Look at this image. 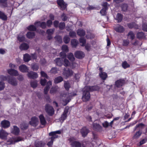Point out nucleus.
I'll use <instances>...</instances> for the list:
<instances>
[{"label":"nucleus","instance_id":"nucleus-24","mask_svg":"<svg viewBox=\"0 0 147 147\" xmlns=\"http://www.w3.org/2000/svg\"><path fill=\"white\" fill-rule=\"evenodd\" d=\"M41 124L42 125H45L47 123V121L44 117L42 115H40L39 116Z\"/></svg>","mask_w":147,"mask_h":147},{"label":"nucleus","instance_id":"nucleus-16","mask_svg":"<svg viewBox=\"0 0 147 147\" xmlns=\"http://www.w3.org/2000/svg\"><path fill=\"white\" fill-rule=\"evenodd\" d=\"M102 68L101 67L99 68L100 71L99 75L100 77L103 80H105L107 77V75L106 73L102 71Z\"/></svg>","mask_w":147,"mask_h":147},{"label":"nucleus","instance_id":"nucleus-4","mask_svg":"<svg viewBox=\"0 0 147 147\" xmlns=\"http://www.w3.org/2000/svg\"><path fill=\"white\" fill-rule=\"evenodd\" d=\"M90 98V95L89 92L84 88L83 93V95L82 98L83 101L84 102L88 100Z\"/></svg>","mask_w":147,"mask_h":147},{"label":"nucleus","instance_id":"nucleus-54","mask_svg":"<svg viewBox=\"0 0 147 147\" xmlns=\"http://www.w3.org/2000/svg\"><path fill=\"white\" fill-rule=\"evenodd\" d=\"M64 86L66 90H68L70 87V84L68 82H65Z\"/></svg>","mask_w":147,"mask_h":147},{"label":"nucleus","instance_id":"nucleus-46","mask_svg":"<svg viewBox=\"0 0 147 147\" xmlns=\"http://www.w3.org/2000/svg\"><path fill=\"white\" fill-rule=\"evenodd\" d=\"M144 127V125L143 124L140 123L136 126L135 129L136 130L137 128H138L140 129H142Z\"/></svg>","mask_w":147,"mask_h":147},{"label":"nucleus","instance_id":"nucleus-18","mask_svg":"<svg viewBox=\"0 0 147 147\" xmlns=\"http://www.w3.org/2000/svg\"><path fill=\"white\" fill-rule=\"evenodd\" d=\"M69 108L68 107H66L63 113L61 115V117L60 118L61 120L62 121H64L66 119L67 117V114L68 112Z\"/></svg>","mask_w":147,"mask_h":147},{"label":"nucleus","instance_id":"nucleus-27","mask_svg":"<svg viewBox=\"0 0 147 147\" xmlns=\"http://www.w3.org/2000/svg\"><path fill=\"white\" fill-rule=\"evenodd\" d=\"M52 85V83L51 81H49L47 83L46 86L44 89V92L45 94H47L49 90V88Z\"/></svg>","mask_w":147,"mask_h":147},{"label":"nucleus","instance_id":"nucleus-49","mask_svg":"<svg viewBox=\"0 0 147 147\" xmlns=\"http://www.w3.org/2000/svg\"><path fill=\"white\" fill-rule=\"evenodd\" d=\"M122 19V15L120 13H118L116 16V19L118 20V22H120Z\"/></svg>","mask_w":147,"mask_h":147},{"label":"nucleus","instance_id":"nucleus-20","mask_svg":"<svg viewBox=\"0 0 147 147\" xmlns=\"http://www.w3.org/2000/svg\"><path fill=\"white\" fill-rule=\"evenodd\" d=\"M8 82L9 83L13 86H16L17 84V82L15 78H9L8 80Z\"/></svg>","mask_w":147,"mask_h":147},{"label":"nucleus","instance_id":"nucleus-39","mask_svg":"<svg viewBox=\"0 0 147 147\" xmlns=\"http://www.w3.org/2000/svg\"><path fill=\"white\" fill-rule=\"evenodd\" d=\"M77 33L80 36H84L85 34L84 31L82 29L78 30L77 31Z\"/></svg>","mask_w":147,"mask_h":147},{"label":"nucleus","instance_id":"nucleus-33","mask_svg":"<svg viewBox=\"0 0 147 147\" xmlns=\"http://www.w3.org/2000/svg\"><path fill=\"white\" fill-rule=\"evenodd\" d=\"M35 145L36 147H42L45 145V143L41 141H36Z\"/></svg>","mask_w":147,"mask_h":147},{"label":"nucleus","instance_id":"nucleus-60","mask_svg":"<svg viewBox=\"0 0 147 147\" xmlns=\"http://www.w3.org/2000/svg\"><path fill=\"white\" fill-rule=\"evenodd\" d=\"M41 76L47 79H49V77L47 76L46 73L43 71H41L40 72Z\"/></svg>","mask_w":147,"mask_h":147},{"label":"nucleus","instance_id":"nucleus-43","mask_svg":"<svg viewBox=\"0 0 147 147\" xmlns=\"http://www.w3.org/2000/svg\"><path fill=\"white\" fill-rule=\"evenodd\" d=\"M0 18L3 20H6L7 17L3 13L0 11Z\"/></svg>","mask_w":147,"mask_h":147},{"label":"nucleus","instance_id":"nucleus-40","mask_svg":"<svg viewBox=\"0 0 147 147\" xmlns=\"http://www.w3.org/2000/svg\"><path fill=\"white\" fill-rule=\"evenodd\" d=\"M127 36L128 38H130L132 40L134 39L135 37L134 34L132 31H130L128 33Z\"/></svg>","mask_w":147,"mask_h":147},{"label":"nucleus","instance_id":"nucleus-28","mask_svg":"<svg viewBox=\"0 0 147 147\" xmlns=\"http://www.w3.org/2000/svg\"><path fill=\"white\" fill-rule=\"evenodd\" d=\"M19 131L20 130L19 128L16 126H13L11 130V132L15 135L18 134Z\"/></svg>","mask_w":147,"mask_h":147},{"label":"nucleus","instance_id":"nucleus-6","mask_svg":"<svg viewBox=\"0 0 147 147\" xmlns=\"http://www.w3.org/2000/svg\"><path fill=\"white\" fill-rule=\"evenodd\" d=\"M39 123L38 119L35 117H32L31 119V121L29 122L30 124L34 127L37 126Z\"/></svg>","mask_w":147,"mask_h":147},{"label":"nucleus","instance_id":"nucleus-53","mask_svg":"<svg viewBox=\"0 0 147 147\" xmlns=\"http://www.w3.org/2000/svg\"><path fill=\"white\" fill-rule=\"evenodd\" d=\"M55 138H53V137L51 136L50 138L49 139V140H50L47 143V145L49 146H51L53 144V140Z\"/></svg>","mask_w":147,"mask_h":147},{"label":"nucleus","instance_id":"nucleus-1","mask_svg":"<svg viewBox=\"0 0 147 147\" xmlns=\"http://www.w3.org/2000/svg\"><path fill=\"white\" fill-rule=\"evenodd\" d=\"M68 140L71 147H81V143L76 140V139L73 137L70 138Z\"/></svg>","mask_w":147,"mask_h":147},{"label":"nucleus","instance_id":"nucleus-11","mask_svg":"<svg viewBox=\"0 0 147 147\" xmlns=\"http://www.w3.org/2000/svg\"><path fill=\"white\" fill-rule=\"evenodd\" d=\"M22 140V139L20 137H19L17 138H10L8 141V144H13L16 142L21 141Z\"/></svg>","mask_w":147,"mask_h":147},{"label":"nucleus","instance_id":"nucleus-58","mask_svg":"<svg viewBox=\"0 0 147 147\" xmlns=\"http://www.w3.org/2000/svg\"><path fill=\"white\" fill-rule=\"evenodd\" d=\"M64 65L65 66H69L70 64V62L69 61L66 59H64Z\"/></svg>","mask_w":147,"mask_h":147},{"label":"nucleus","instance_id":"nucleus-45","mask_svg":"<svg viewBox=\"0 0 147 147\" xmlns=\"http://www.w3.org/2000/svg\"><path fill=\"white\" fill-rule=\"evenodd\" d=\"M142 132L140 131H138L133 136V138L134 139H137L141 135Z\"/></svg>","mask_w":147,"mask_h":147},{"label":"nucleus","instance_id":"nucleus-23","mask_svg":"<svg viewBox=\"0 0 147 147\" xmlns=\"http://www.w3.org/2000/svg\"><path fill=\"white\" fill-rule=\"evenodd\" d=\"M34 25L36 27L40 26V27L43 28H45L46 26V24L45 22H35L34 23Z\"/></svg>","mask_w":147,"mask_h":147},{"label":"nucleus","instance_id":"nucleus-8","mask_svg":"<svg viewBox=\"0 0 147 147\" xmlns=\"http://www.w3.org/2000/svg\"><path fill=\"white\" fill-rule=\"evenodd\" d=\"M73 71L70 69H64L63 72V75L65 77L67 78L71 76L73 74Z\"/></svg>","mask_w":147,"mask_h":147},{"label":"nucleus","instance_id":"nucleus-64","mask_svg":"<svg viewBox=\"0 0 147 147\" xmlns=\"http://www.w3.org/2000/svg\"><path fill=\"white\" fill-rule=\"evenodd\" d=\"M58 69L56 68H53L51 70V72L54 74H56L57 73Z\"/></svg>","mask_w":147,"mask_h":147},{"label":"nucleus","instance_id":"nucleus-52","mask_svg":"<svg viewBox=\"0 0 147 147\" xmlns=\"http://www.w3.org/2000/svg\"><path fill=\"white\" fill-rule=\"evenodd\" d=\"M27 29L29 30L34 31L36 30V28L34 26L31 25L27 27Z\"/></svg>","mask_w":147,"mask_h":147},{"label":"nucleus","instance_id":"nucleus-15","mask_svg":"<svg viewBox=\"0 0 147 147\" xmlns=\"http://www.w3.org/2000/svg\"><path fill=\"white\" fill-rule=\"evenodd\" d=\"M75 57L78 59H81L84 57V54L82 51H76L75 53Z\"/></svg>","mask_w":147,"mask_h":147},{"label":"nucleus","instance_id":"nucleus-5","mask_svg":"<svg viewBox=\"0 0 147 147\" xmlns=\"http://www.w3.org/2000/svg\"><path fill=\"white\" fill-rule=\"evenodd\" d=\"M46 112L50 115H52L54 113V111L53 107L49 105H47L45 107Z\"/></svg>","mask_w":147,"mask_h":147},{"label":"nucleus","instance_id":"nucleus-26","mask_svg":"<svg viewBox=\"0 0 147 147\" xmlns=\"http://www.w3.org/2000/svg\"><path fill=\"white\" fill-rule=\"evenodd\" d=\"M88 132V130L86 127H83L81 130V134L84 137H85L86 136Z\"/></svg>","mask_w":147,"mask_h":147},{"label":"nucleus","instance_id":"nucleus-25","mask_svg":"<svg viewBox=\"0 0 147 147\" xmlns=\"http://www.w3.org/2000/svg\"><path fill=\"white\" fill-rule=\"evenodd\" d=\"M115 30L117 32L121 33L124 31V29L123 26L120 25H117L115 28Z\"/></svg>","mask_w":147,"mask_h":147},{"label":"nucleus","instance_id":"nucleus-41","mask_svg":"<svg viewBox=\"0 0 147 147\" xmlns=\"http://www.w3.org/2000/svg\"><path fill=\"white\" fill-rule=\"evenodd\" d=\"M26 36L27 38H32L34 36V33L30 32H29L27 33Z\"/></svg>","mask_w":147,"mask_h":147},{"label":"nucleus","instance_id":"nucleus-29","mask_svg":"<svg viewBox=\"0 0 147 147\" xmlns=\"http://www.w3.org/2000/svg\"><path fill=\"white\" fill-rule=\"evenodd\" d=\"M125 83V81L123 80H119L117 81L115 83V85L117 87L122 86Z\"/></svg>","mask_w":147,"mask_h":147},{"label":"nucleus","instance_id":"nucleus-63","mask_svg":"<svg viewBox=\"0 0 147 147\" xmlns=\"http://www.w3.org/2000/svg\"><path fill=\"white\" fill-rule=\"evenodd\" d=\"M5 87V84L2 82H0V90H3Z\"/></svg>","mask_w":147,"mask_h":147},{"label":"nucleus","instance_id":"nucleus-32","mask_svg":"<svg viewBox=\"0 0 147 147\" xmlns=\"http://www.w3.org/2000/svg\"><path fill=\"white\" fill-rule=\"evenodd\" d=\"M55 61L56 64L59 66L62 65L63 63V59L61 58H57L55 59Z\"/></svg>","mask_w":147,"mask_h":147},{"label":"nucleus","instance_id":"nucleus-47","mask_svg":"<svg viewBox=\"0 0 147 147\" xmlns=\"http://www.w3.org/2000/svg\"><path fill=\"white\" fill-rule=\"evenodd\" d=\"M31 68L34 71H37L38 69V65L36 64H33L32 65Z\"/></svg>","mask_w":147,"mask_h":147},{"label":"nucleus","instance_id":"nucleus-61","mask_svg":"<svg viewBox=\"0 0 147 147\" xmlns=\"http://www.w3.org/2000/svg\"><path fill=\"white\" fill-rule=\"evenodd\" d=\"M7 0H0V2L3 5L4 7H5L7 6Z\"/></svg>","mask_w":147,"mask_h":147},{"label":"nucleus","instance_id":"nucleus-7","mask_svg":"<svg viewBox=\"0 0 147 147\" xmlns=\"http://www.w3.org/2000/svg\"><path fill=\"white\" fill-rule=\"evenodd\" d=\"M102 5L104 7V8L101 10L100 13L102 15H106L107 13L106 11L109 5L107 2H105L103 3Z\"/></svg>","mask_w":147,"mask_h":147},{"label":"nucleus","instance_id":"nucleus-59","mask_svg":"<svg viewBox=\"0 0 147 147\" xmlns=\"http://www.w3.org/2000/svg\"><path fill=\"white\" fill-rule=\"evenodd\" d=\"M65 26V25L64 22L60 23L59 24V27L60 29H63Z\"/></svg>","mask_w":147,"mask_h":147},{"label":"nucleus","instance_id":"nucleus-19","mask_svg":"<svg viewBox=\"0 0 147 147\" xmlns=\"http://www.w3.org/2000/svg\"><path fill=\"white\" fill-rule=\"evenodd\" d=\"M19 69L20 71L23 73H25L28 71L29 69L26 65H22L19 66Z\"/></svg>","mask_w":147,"mask_h":147},{"label":"nucleus","instance_id":"nucleus-62","mask_svg":"<svg viewBox=\"0 0 147 147\" xmlns=\"http://www.w3.org/2000/svg\"><path fill=\"white\" fill-rule=\"evenodd\" d=\"M122 10L123 11H125L127 9V6L126 4H123L121 6Z\"/></svg>","mask_w":147,"mask_h":147},{"label":"nucleus","instance_id":"nucleus-48","mask_svg":"<svg viewBox=\"0 0 147 147\" xmlns=\"http://www.w3.org/2000/svg\"><path fill=\"white\" fill-rule=\"evenodd\" d=\"M93 129L96 130H99L101 128V126L97 124H93Z\"/></svg>","mask_w":147,"mask_h":147},{"label":"nucleus","instance_id":"nucleus-35","mask_svg":"<svg viewBox=\"0 0 147 147\" xmlns=\"http://www.w3.org/2000/svg\"><path fill=\"white\" fill-rule=\"evenodd\" d=\"M58 87L57 86L53 87L50 90V93L51 94H54L58 90Z\"/></svg>","mask_w":147,"mask_h":147},{"label":"nucleus","instance_id":"nucleus-36","mask_svg":"<svg viewBox=\"0 0 147 147\" xmlns=\"http://www.w3.org/2000/svg\"><path fill=\"white\" fill-rule=\"evenodd\" d=\"M71 45L73 47H75L77 46L78 41L76 39H73L71 40Z\"/></svg>","mask_w":147,"mask_h":147},{"label":"nucleus","instance_id":"nucleus-56","mask_svg":"<svg viewBox=\"0 0 147 147\" xmlns=\"http://www.w3.org/2000/svg\"><path fill=\"white\" fill-rule=\"evenodd\" d=\"M144 36V34L142 32H139L137 33V37L138 38H143Z\"/></svg>","mask_w":147,"mask_h":147},{"label":"nucleus","instance_id":"nucleus-30","mask_svg":"<svg viewBox=\"0 0 147 147\" xmlns=\"http://www.w3.org/2000/svg\"><path fill=\"white\" fill-rule=\"evenodd\" d=\"M54 31V29H49L47 30V33L49 35V36H48V38L49 40H50L52 38L51 35L53 34Z\"/></svg>","mask_w":147,"mask_h":147},{"label":"nucleus","instance_id":"nucleus-38","mask_svg":"<svg viewBox=\"0 0 147 147\" xmlns=\"http://www.w3.org/2000/svg\"><path fill=\"white\" fill-rule=\"evenodd\" d=\"M63 80V78L60 76H59L55 78L54 82L55 83H58L61 82Z\"/></svg>","mask_w":147,"mask_h":147},{"label":"nucleus","instance_id":"nucleus-50","mask_svg":"<svg viewBox=\"0 0 147 147\" xmlns=\"http://www.w3.org/2000/svg\"><path fill=\"white\" fill-rule=\"evenodd\" d=\"M31 85L33 88H35L36 87L37 85V82L36 80H35L32 82H31Z\"/></svg>","mask_w":147,"mask_h":147},{"label":"nucleus","instance_id":"nucleus-55","mask_svg":"<svg viewBox=\"0 0 147 147\" xmlns=\"http://www.w3.org/2000/svg\"><path fill=\"white\" fill-rule=\"evenodd\" d=\"M70 38L68 36H64L63 39V40L64 42L65 43H68L70 41Z\"/></svg>","mask_w":147,"mask_h":147},{"label":"nucleus","instance_id":"nucleus-22","mask_svg":"<svg viewBox=\"0 0 147 147\" xmlns=\"http://www.w3.org/2000/svg\"><path fill=\"white\" fill-rule=\"evenodd\" d=\"M61 133V131L60 130H58L55 131L51 132L49 133V136H51L53 138H55L58 137V136L56 134H60Z\"/></svg>","mask_w":147,"mask_h":147},{"label":"nucleus","instance_id":"nucleus-14","mask_svg":"<svg viewBox=\"0 0 147 147\" xmlns=\"http://www.w3.org/2000/svg\"><path fill=\"white\" fill-rule=\"evenodd\" d=\"M8 73L10 75L14 76H17L19 75L18 71L14 69H11L7 70Z\"/></svg>","mask_w":147,"mask_h":147},{"label":"nucleus","instance_id":"nucleus-21","mask_svg":"<svg viewBox=\"0 0 147 147\" xmlns=\"http://www.w3.org/2000/svg\"><path fill=\"white\" fill-rule=\"evenodd\" d=\"M1 126L4 128H7L10 125L9 122L6 120H4L1 121Z\"/></svg>","mask_w":147,"mask_h":147},{"label":"nucleus","instance_id":"nucleus-34","mask_svg":"<svg viewBox=\"0 0 147 147\" xmlns=\"http://www.w3.org/2000/svg\"><path fill=\"white\" fill-rule=\"evenodd\" d=\"M67 57L71 61H73L75 59L73 54L72 53H69L67 54Z\"/></svg>","mask_w":147,"mask_h":147},{"label":"nucleus","instance_id":"nucleus-42","mask_svg":"<svg viewBox=\"0 0 147 147\" xmlns=\"http://www.w3.org/2000/svg\"><path fill=\"white\" fill-rule=\"evenodd\" d=\"M122 66L124 69H126L130 67V65L126 61H125L123 62Z\"/></svg>","mask_w":147,"mask_h":147},{"label":"nucleus","instance_id":"nucleus-44","mask_svg":"<svg viewBox=\"0 0 147 147\" xmlns=\"http://www.w3.org/2000/svg\"><path fill=\"white\" fill-rule=\"evenodd\" d=\"M0 18L3 20H6L7 17L3 13L0 11Z\"/></svg>","mask_w":147,"mask_h":147},{"label":"nucleus","instance_id":"nucleus-10","mask_svg":"<svg viewBox=\"0 0 147 147\" xmlns=\"http://www.w3.org/2000/svg\"><path fill=\"white\" fill-rule=\"evenodd\" d=\"M8 133L5 130L2 129L0 130V138L3 140H6Z\"/></svg>","mask_w":147,"mask_h":147},{"label":"nucleus","instance_id":"nucleus-31","mask_svg":"<svg viewBox=\"0 0 147 147\" xmlns=\"http://www.w3.org/2000/svg\"><path fill=\"white\" fill-rule=\"evenodd\" d=\"M28 48V45L25 43L22 44L20 47V48L21 50H27Z\"/></svg>","mask_w":147,"mask_h":147},{"label":"nucleus","instance_id":"nucleus-37","mask_svg":"<svg viewBox=\"0 0 147 147\" xmlns=\"http://www.w3.org/2000/svg\"><path fill=\"white\" fill-rule=\"evenodd\" d=\"M128 27L129 28H138L139 26L137 25L135 23H130L128 24Z\"/></svg>","mask_w":147,"mask_h":147},{"label":"nucleus","instance_id":"nucleus-12","mask_svg":"<svg viewBox=\"0 0 147 147\" xmlns=\"http://www.w3.org/2000/svg\"><path fill=\"white\" fill-rule=\"evenodd\" d=\"M79 41L82 46H85L86 49L88 51H89L90 50V46L89 45L87 44L86 45H85L86 41L85 39L83 38H81L80 39Z\"/></svg>","mask_w":147,"mask_h":147},{"label":"nucleus","instance_id":"nucleus-3","mask_svg":"<svg viewBox=\"0 0 147 147\" xmlns=\"http://www.w3.org/2000/svg\"><path fill=\"white\" fill-rule=\"evenodd\" d=\"M36 57L35 54H31L30 55L28 54H26L24 55L23 59L24 61L25 62H28L32 59H35Z\"/></svg>","mask_w":147,"mask_h":147},{"label":"nucleus","instance_id":"nucleus-13","mask_svg":"<svg viewBox=\"0 0 147 147\" xmlns=\"http://www.w3.org/2000/svg\"><path fill=\"white\" fill-rule=\"evenodd\" d=\"M99 87L97 86H87L85 87L84 89L89 91H93L98 90L99 89Z\"/></svg>","mask_w":147,"mask_h":147},{"label":"nucleus","instance_id":"nucleus-2","mask_svg":"<svg viewBox=\"0 0 147 147\" xmlns=\"http://www.w3.org/2000/svg\"><path fill=\"white\" fill-rule=\"evenodd\" d=\"M76 95V94H63V96L61 97V99L64 102L63 103L64 105H65L70 100L71 95L72 96H74Z\"/></svg>","mask_w":147,"mask_h":147},{"label":"nucleus","instance_id":"nucleus-51","mask_svg":"<svg viewBox=\"0 0 147 147\" xmlns=\"http://www.w3.org/2000/svg\"><path fill=\"white\" fill-rule=\"evenodd\" d=\"M62 50L64 52H67L69 51V49L68 47L65 45H63L62 47Z\"/></svg>","mask_w":147,"mask_h":147},{"label":"nucleus","instance_id":"nucleus-57","mask_svg":"<svg viewBox=\"0 0 147 147\" xmlns=\"http://www.w3.org/2000/svg\"><path fill=\"white\" fill-rule=\"evenodd\" d=\"M18 39L20 41L22 42L24 40L25 37L23 36L19 35L18 37Z\"/></svg>","mask_w":147,"mask_h":147},{"label":"nucleus","instance_id":"nucleus-17","mask_svg":"<svg viewBox=\"0 0 147 147\" xmlns=\"http://www.w3.org/2000/svg\"><path fill=\"white\" fill-rule=\"evenodd\" d=\"M27 76L29 78L34 79L36 78L38 76L36 73L33 71L28 72L27 74Z\"/></svg>","mask_w":147,"mask_h":147},{"label":"nucleus","instance_id":"nucleus-9","mask_svg":"<svg viewBox=\"0 0 147 147\" xmlns=\"http://www.w3.org/2000/svg\"><path fill=\"white\" fill-rule=\"evenodd\" d=\"M57 2L61 9L64 10L66 8L67 5L64 2L63 0H57Z\"/></svg>","mask_w":147,"mask_h":147}]
</instances>
